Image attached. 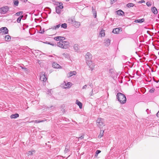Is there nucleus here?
Listing matches in <instances>:
<instances>
[{"label":"nucleus","instance_id":"680f3d73","mask_svg":"<svg viewBox=\"0 0 159 159\" xmlns=\"http://www.w3.org/2000/svg\"><path fill=\"white\" fill-rule=\"evenodd\" d=\"M94 91L96 92V91H95V90H94Z\"/></svg>","mask_w":159,"mask_h":159},{"label":"nucleus","instance_id":"052dcab7","mask_svg":"<svg viewBox=\"0 0 159 159\" xmlns=\"http://www.w3.org/2000/svg\"><path fill=\"white\" fill-rule=\"evenodd\" d=\"M94 91L96 92V91H95V90H94Z\"/></svg>","mask_w":159,"mask_h":159},{"label":"nucleus","instance_id":"bb28decb","mask_svg":"<svg viewBox=\"0 0 159 159\" xmlns=\"http://www.w3.org/2000/svg\"><path fill=\"white\" fill-rule=\"evenodd\" d=\"M92 11L93 13V16H94V17L96 18L97 17V12L95 10H94L93 8V7H92Z\"/></svg>","mask_w":159,"mask_h":159},{"label":"nucleus","instance_id":"9d476101","mask_svg":"<svg viewBox=\"0 0 159 159\" xmlns=\"http://www.w3.org/2000/svg\"><path fill=\"white\" fill-rule=\"evenodd\" d=\"M121 29L120 28H116L113 29L112 30V32L114 34H118L120 31H121Z\"/></svg>","mask_w":159,"mask_h":159},{"label":"nucleus","instance_id":"6e6d98bb","mask_svg":"<svg viewBox=\"0 0 159 159\" xmlns=\"http://www.w3.org/2000/svg\"><path fill=\"white\" fill-rule=\"evenodd\" d=\"M154 81L158 83L159 82V80H154Z\"/></svg>","mask_w":159,"mask_h":159},{"label":"nucleus","instance_id":"6e6552de","mask_svg":"<svg viewBox=\"0 0 159 159\" xmlns=\"http://www.w3.org/2000/svg\"><path fill=\"white\" fill-rule=\"evenodd\" d=\"M0 33H2V34H6L8 33V30L6 27H2L0 29Z\"/></svg>","mask_w":159,"mask_h":159},{"label":"nucleus","instance_id":"1a4fd4ad","mask_svg":"<svg viewBox=\"0 0 159 159\" xmlns=\"http://www.w3.org/2000/svg\"><path fill=\"white\" fill-rule=\"evenodd\" d=\"M85 58L86 59V62L91 60V55L90 53L87 52L85 56Z\"/></svg>","mask_w":159,"mask_h":159},{"label":"nucleus","instance_id":"423d86ee","mask_svg":"<svg viewBox=\"0 0 159 159\" xmlns=\"http://www.w3.org/2000/svg\"><path fill=\"white\" fill-rule=\"evenodd\" d=\"M71 83L70 82L66 83L64 82V83L62 84L61 87L64 89L69 88L71 86Z\"/></svg>","mask_w":159,"mask_h":159},{"label":"nucleus","instance_id":"5fc2aeb1","mask_svg":"<svg viewBox=\"0 0 159 159\" xmlns=\"http://www.w3.org/2000/svg\"><path fill=\"white\" fill-rule=\"evenodd\" d=\"M49 42L46 41V42H44V43H46V44H49Z\"/></svg>","mask_w":159,"mask_h":159},{"label":"nucleus","instance_id":"473e14b6","mask_svg":"<svg viewBox=\"0 0 159 159\" xmlns=\"http://www.w3.org/2000/svg\"><path fill=\"white\" fill-rule=\"evenodd\" d=\"M44 121V120H35L34 122L35 123H38L40 122H42Z\"/></svg>","mask_w":159,"mask_h":159},{"label":"nucleus","instance_id":"13d9d810","mask_svg":"<svg viewBox=\"0 0 159 159\" xmlns=\"http://www.w3.org/2000/svg\"><path fill=\"white\" fill-rule=\"evenodd\" d=\"M66 1H69V0H66Z\"/></svg>","mask_w":159,"mask_h":159},{"label":"nucleus","instance_id":"6ab92c4d","mask_svg":"<svg viewBox=\"0 0 159 159\" xmlns=\"http://www.w3.org/2000/svg\"><path fill=\"white\" fill-rule=\"evenodd\" d=\"M5 39L6 41L9 42L11 41V37L10 36L8 35H6L5 37Z\"/></svg>","mask_w":159,"mask_h":159},{"label":"nucleus","instance_id":"aec40b11","mask_svg":"<svg viewBox=\"0 0 159 159\" xmlns=\"http://www.w3.org/2000/svg\"><path fill=\"white\" fill-rule=\"evenodd\" d=\"M76 103L79 107L81 109L82 107V104L81 102L79 101L78 100L76 101Z\"/></svg>","mask_w":159,"mask_h":159},{"label":"nucleus","instance_id":"4d7b16f0","mask_svg":"<svg viewBox=\"0 0 159 159\" xmlns=\"http://www.w3.org/2000/svg\"><path fill=\"white\" fill-rule=\"evenodd\" d=\"M89 86H90L91 87H92V88L93 87V86L92 84H90L89 85Z\"/></svg>","mask_w":159,"mask_h":159},{"label":"nucleus","instance_id":"37998d69","mask_svg":"<svg viewBox=\"0 0 159 159\" xmlns=\"http://www.w3.org/2000/svg\"><path fill=\"white\" fill-rule=\"evenodd\" d=\"M113 70L112 69H109V72L111 73V74H112V73L113 72Z\"/></svg>","mask_w":159,"mask_h":159},{"label":"nucleus","instance_id":"de8ad7c7","mask_svg":"<svg viewBox=\"0 0 159 159\" xmlns=\"http://www.w3.org/2000/svg\"><path fill=\"white\" fill-rule=\"evenodd\" d=\"M87 87V85H84V86H83L82 89H86Z\"/></svg>","mask_w":159,"mask_h":159},{"label":"nucleus","instance_id":"f3484780","mask_svg":"<svg viewBox=\"0 0 159 159\" xmlns=\"http://www.w3.org/2000/svg\"><path fill=\"white\" fill-rule=\"evenodd\" d=\"M61 26L60 24H59L55 26H53L51 27V28H50L49 29H52L53 30H57L58 28H59Z\"/></svg>","mask_w":159,"mask_h":159},{"label":"nucleus","instance_id":"412c9836","mask_svg":"<svg viewBox=\"0 0 159 159\" xmlns=\"http://www.w3.org/2000/svg\"><path fill=\"white\" fill-rule=\"evenodd\" d=\"M74 21H75V18L73 17L70 18L68 19V22H69V23H72L73 24Z\"/></svg>","mask_w":159,"mask_h":159},{"label":"nucleus","instance_id":"2f4dec72","mask_svg":"<svg viewBox=\"0 0 159 159\" xmlns=\"http://www.w3.org/2000/svg\"><path fill=\"white\" fill-rule=\"evenodd\" d=\"M61 27L63 28L64 29H66L67 28V24L65 23L62 24L61 25Z\"/></svg>","mask_w":159,"mask_h":159},{"label":"nucleus","instance_id":"b1692460","mask_svg":"<svg viewBox=\"0 0 159 159\" xmlns=\"http://www.w3.org/2000/svg\"><path fill=\"white\" fill-rule=\"evenodd\" d=\"M105 31L103 30H102L100 32V34L101 35V37H104L105 35V33L104 32Z\"/></svg>","mask_w":159,"mask_h":159},{"label":"nucleus","instance_id":"e433bc0d","mask_svg":"<svg viewBox=\"0 0 159 159\" xmlns=\"http://www.w3.org/2000/svg\"><path fill=\"white\" fill-rule=\"evenodd\" d=\"M59 41H61V40L63 41V40H64L65 39V38L64 37L60 36H59Z\"/></svg>","mask_w":159,"mask_h":159},{"label":"nucleus","instance_id":"79ce46f5","mask_svg":"<svg viewBox=\"0 0 159 159\" xmlns=\"http://www.w3.org/2000/svg\"><path fill=\"white\" fill-rule=\"evenodd\" d=\"M101 151L100 150H97L96 152V154H97V155H98V154H99L101 152Z\"/></svg>","mask_w":159,"mask_h":159},{"label":"nucleus","instance_id":"864d4df0","mask_svg":"<svg viewBox=\"0 0 159 159\" xmlns=\"http://www.w3.org/2000/svg\"><path fill=\"white\" fill-rule=\"evenodd\" d=\"M157 117H159V111L158 112L157 114Z\"/></svg>","mask_w":159,"mask_h":159},{"label":"nucleus","instance_id":"a211bd4d","mask_svg":"<svg viewBox=\"0 0 159 159\" xmlns=\"http://www.w3.org/2000/svg\"><path fill=\"white\" fill-rule=\"evenodd\" d=\"M116 13L117 15L119 16L123 15L124 14V12L121 10H119L116 11Z\"/></svg>","mask_w":159,"mask_h":159},{"label":"nucleus","instance_id":"2eb2a0df","mask_svg":"<svg viewBox=\"0 0 159 159\" xmlns=\"http://www.w3.org/2000/svg\"><path fill=\"white\" fill-rule=\"evenodd\" d=\"M145 19L144 18L141 19H139L135 20L134 22L135 23H141L144 21Z\"/></svg>","mask_w":159,"mask_h":159},{"label":"nucleus","instance_id":"58836bf2","mask_svg":"<svg viewBox=\"0 0 159 159\" xmlns=\"http://www.w3.org/2000/svg\"><path fill=\"white\" fill-rule=\"evenodd\" d=\"M151 3L150 2H148L146 3V5L148 7L150 6L151 5Z\"/></svg>","mask_w":159,"mask_h":159},{"label":"nucleus","instance_id":"bf43d9fd","mask_svg":"<svg viewBox=\"0 0 159 159\" xmlns=\"http://www.w3.org/2000/svg\"><path fill=\"white\" fill-rule=\"evenodd\" d=\"M96 92V93H97V92H98L96 91V92Z\"/></svg>","mask_w":159,"mask_h":159},{"label":"nucleus","instance_id":"a878e982","mask_svg":"<svg viewBox=\"0 0 159 159\" xmlns=\"http://www.w3.org/2000/svg\"><path fill=\"white\" fill-rule=\"evenodd\" d=\"M56 11L57 13L59 14L61 13V9L58 7H56Z\"/></svg>","mask_w":159,"mask_h":159},{"label":"nucleus","instance_id":"3c124183","mask_svg":"<svg viewBox=\"0 0 159 159\" xmlns=\"http://www.w3.org/2000/svg\"><path fill=\"white\" fill-rule=\"evenodd\" d=\"M111 0V2H112V3L115 2L117 0Z\"/></svg>","mask_w":159,"mask_h":159},{"label":"nucleus","instance_id":"a18cd8bd","mask_svg":"<svg viewBox=\"0 0 159 159\" xmlns=\"http://www.w3.org/2000/svg\"><path fill=\"white\" fill-rule=\"evenodd\" d=\"M93 90L92 89V91H91V93H90V96H92V95H93L94 94L93 93Z\"/></svg>","mask_w":159,"mask_h":159},{"label":"nucleus","instance_id":"20e7f679","mask_svg":"<svg viewBox=\"0 0 159 159\" xmlns=\"http://www.w3.org/2000/svg\"><path fill=\"white\" fill-rule=\"evenodd\" d=\"M9 9V8L8 6H4L0 8V13L5 14L6 13Z\"/></svg>","mask_w":159,"mask_h":159},{"label":"nucleus","instance_id":"f03ea898","mask_svg":"<svg viewBox=\"0 0 159 159\" xmlns=\"http://www.w3.org/2000/svg\"><path fill=\"white\" fill-rule=\"evenodd\" d=\"M69 44V42L67 41L61 40L57 43V46L61 48L66 49L68 47Z\"/></svg>","mask_w":159,"mask_h":159},{"label":"nucleus","instance_id":"4468645a","mask_svg":"<svg viewBox=\"0 0 159 159\" xmlns=\"http://www.w3.org/2000/svg\"><path fill=\"white\" fill-rule=\"evenodd\" d=\"M19 116V115L18 113H15L14 114H12L10 116V118L11 119H16Z\"/></svg>","mask_w":159,"mask_h":159},{"label":"nucleus","instance_id":"8fccbe9b","mask_svg":"<svg viewBox=\"0 0 159 159\" xmlns=\"http://www.w3.org/2000/svg\"><path fill=\"white\" fill-rule=\"evenodd\" d=\"M50 44L52 46H54L55 45L54 44H52V43H51L50 42H49V44Z\"/></svg>","mask_w":159,"mask_h":159},{"label":"nucleus","instance_id":"0eeeda50","mask_svg":"<svg viewBox=\"0 0 159 159\" xmlns=\"http://www.w3.org/2000/svg\"><path fill=\"white\" fill-rule=\"evenodd\" d=\"M87 65L89 66V67L91 69L92 71L94 68V64L93 63L91 60L89 61L86 62Z\"/></svg>","mask_w":159,"mask_h":159},{"label":"nucleus","instance_id":"c03bdc74","mask_svg":"<svg viewBox=\"0 0 159 159\" xmlns=\"http://www.w3.org/2000/svg\"><path fill=\"white\" fill-rule=\"evenodd\" d=\"M28 154H29V155H32V152H31L30 151H29L28 152Z\"/></svg>","mask_w":159,"mask_h":159},{"label":"nucleus","instance_id":"7ed1b4c3","mask_svg":"<svg viewBox=\"0 0 159 159\" xmlns=\"http://www.w3.org/2000/svg\"><path fill=\"white\" fill-rule=\"evenodd\" d=\"M97 125L100 128H102L104 125V120L102 118H98L96 121Z\"/></svg>","mask_w":159,"mask_h":159},{"label":"nucleus","instance_id":"5701e85b","mask_svg":"<svg viewBox=\"0 0 159 159\" xmlns=\"http://www.w3.org/2000/svg\"><path fill=\"white\" fill-rule=\"evenodd\" d=\"M104 133V130H101L100 133L98 136V138H101L103 136Z\"/></svg>","mask_w":159,"mask_h":159},{"label":"nucleus","instance_id":"a19ab883","mask_svg":"<svg viewBox=\"0 0 159 159\" xmlns=\"http://www.w3.org/2000/svg\"><path fill=\"white\" fill-rule=\"evenodd\" d=\"M154 90H155V89H154L152 88V89H151L149 90V92L150 93H153L154 92Z\"/></svg>","mask_w":159,"mask_h":159},{"label":"nucleus","instance_id":"4be33fe9","mask_svg":"<svg viewBox=\"0 0 159 159\" xmlns=\"http://www.w3.org/2000/svg\"><path fill=\"white\" fill-rule=\"evenodd\" d=\"M76 74V72L75 71H71L69 73V77H70L73 75H75Z\"/></svg>","mask_w":159,"mask_h":159},{"label":"nucleus","instance_id":"f257e3e1","mask_svg":"<svg viewBox=\"0 0 159 159\" xmlns=\"http://www.w3.org/2000/svg\"><path fill=\"white\" fill-rule=\"evenodd\" d=\"M116 98L121 104H124L126 102V97L125 95L123 93H118L116 95Z\"/></svg>","mask_w":159,"mask_h":159},{"label":"nucleus","instance_id":"c85d7f7f","mask_svg":"<svg viewBox=\"0 0 159 159\" xmlns=\"http://www.w3.org/2000/svg\"><path fill=\"white\" fill-rule=\"evenodd\" d=\"M23 16H20L19 17L17 20V21L18 23H20L21 21V19L23 18Z\"/></svg>","mask_w":159,"mask_h":159},{"label":"nucleus","instance_id":"39448f33","mask_svg":"<svg viewBox=\"0 0 159 159\" xmlns=\"http://www.w3.org/2000/svg\"><path fill=\"white\" fill-rule=\"evenodd\" d=\"M40 80L43 82H45L47 80V76L45 72H42L40 73Z\"/></svg>","mask_w":159,"mask_h":159},{"label":"nucleus","instance_id":"c9c22d12","mask_svg":"<svg viewBox=\"0 0 159 159\" xmlns=\"http://www.w3.org/2000/svg\"><path fill=\"white\" fill-rule=\"evenodd\" d=\"M74 48L75 51H78V48L77 45H75L74 46Z\"/></svg>","mask_w":159,"mask_h":159},{"label":"nucleus","instance_id":"603ef678","mask_svg":"<svg viewBox=\"0 0 159 159\" xmlns=\"http://www.w3.org/2000/svg\"><path fill=\"white\" fill-rule=\"evenodd\" d=\"M44 32V29H43L42 31L40 32V33L41 34H43Z\"/></svg>","mask_w":159,"mask_h":159},{"label":"nucleus","instance_id":"dca6fc26","mask_svg":"<svg viewBox=\"0 0 159 159\" xmlns=\"http://www.w3.org/2000/svg\"><path fill=\"white\" fill-rule=\"evenodd\" d=\"M110 44V41L109 39H107L105 40L104 44L107 46H108Z\"/></svg>","mask_w":159,"mask_h":159},{"label":"nucleus","instance_id":"393cba45","mask_svg":"<svg viewBox=\"0 0 159 159\" xmlns=\"http://www.w3.org/2000/svg\"><path fill=\"white\" fill-rule=\"evenodd\" d=\"M14 5L15 6H17L19 4L18 0H13Z\"/></svg>","mask_w":159,"mask_h":159},{"label":"nucleus","instance_id":"cd10ccee","mask_svg":"<svg viewBox=\"0 0 159 159\" xmlns=\"http://www.w3.org/2000/svg\"><path fill=\"white\" fill-rule=\"evenodd\" d=\"M134 6V4L133 3H130L127 4L126 5V6L128 7H133Z\"/></svg>","mask_w":159,"mask_h":159},{"label":"nucleus","instance_id":"49530a36","mask_svg":"<svg viewBox=\"0 0 159 159\" xmlns=\"http://www.w3.org/2000/svg\"><path fill=\"white\" fill-rule=\"evenodd\" d=\"M22 69H23L24 70V71H28V69L27 68H26L22 67Z\"/></svg>","mask_w":159,"mask_h":159},{"label":"nucleus","instance_id":"f8f14e48","mask_svg":"<svg viewBox=\"0 0 159 159\" xmlns=\"http://www.w3.org/2000/svg\"><path fill=\"white\" fill-rule=\"evenodd\" d=\"M52 67L55 68H59L61 67V66L56 62H53L52 64Z\"/></svg>","mask_w":159,"mask_h":159},{"label":"nucleus","instance_id":"e2e57ef3","mask_svg":"<svg viewBox=\"0 0 159 159\" xmlns=\"http://www.w3.org/2000/svg\"><path fill=\"white\" fill-rule=\"evenodd\" d=\"M94 91L96 92V91H95V90H94Z\"/></svg>","mask_w":159,"mask_h":159},{"label":"nucleus","instance_id":"9b49d317","mask_svg":"<svg viewBox=\"0 0 159 159\" xmlns=\"http://www.w3.org/2000/svg\"><path fill=\"white\" fill-rule=\"evenodd\" d=\"M72 24L74 27L76 28H79L80 25V22L75 21H74Z\"/></svg>","mask_w":159,"mask_h":159},{"label":"nucleus","instance_id":"c756f323","mask_svg":"<svg viewBox=\"0 0 159 159\" xmlns=\"http://www.w3.org/2000/svg\"><path fill=\"white\" fill-rule=\"evenodd\" d=\"M59 5V6H57L56 7H58L60 9H63V6L62 3L61 2L60 3Z\"/></svg>","mask_w":159,"mask_h":159},{"label":"nucleus","instance_id":"ddd939ff","mask_svg":"<svg viewBox=\"0 0 159 159\" xmlns=\"http://www.w3.org/2000/svg\"><path fill=\"white\" fill-rule=\"evenodd\" d=\"M152 12L154 14H157L158 11L157 8L155 7H152L151 8Z\"/></svg>","mask_w":159,"mask_h":159},{"label":"nucleus","instance_id":"ea45409f","mask_svg":"<svg viewBox=\"0 0 159 159\" xmlns=\"http://www.w3.org/2000/svg\"><path fill=\"white\" fill-rule=\"evenodd\" d=\"M54 39L57 41H59V37H56L54 38Z\"/></svg>","mask_w":159,"mask_h":159},{"label":"nucleus","instance_id":"09e8293b","mask_svg":"<svg viewBox=\"0 0 159 159\" xmlns=\"http://www.w3.org/2000/svg\"><path fill=\"white\" fill-rule=\"evenodd\" d=\"M145 1L144 0H142L141 1H140L139 2L140 3H143V2H145Z\"/></svg>","mask_w":159,"mask_h":159},{"label":"nucleus","instance_id":"72a5a7b5","mask_svg":"<svg viewBox=\"0 0 159 159\" xmlns=\"http://www.w3.org/2000/svg\"><path fill=\"white\" fill-rule=\"evenodd\" d=\"M84 134H83L81 136H80V137H77V138L78 139V140H79V139H83L84 137Z\"/></svg>","mask_w":159,"mask_h":159},{"label":"nucleus","instance_id":"4c0bfd02","mask_svg":"<svg viewBox=\"0 0 159 159\" xmlns=\"http://www.w3.org/2000/svg\"><path fill=\"white\" fill-rule=\"evenodd\" d=\"M62 55L64 57H65L66 58V57H68L69 56V55L68 54H66V53H63Z\"/></svg>","mask_w":159,"mask_h":159},{"label":"nucleus","instance_id":"f704fd0d","mask_svg":"<svg viewBox=\"0 0 159 159\" xmlns=\"http://www.w3.org/2000/svg\"><path fill=\"white\" fill-rule=\"evenodd\" d=\"M23 14V11H19V12H18L16 13V15L18 16H20V15L22 14Z\"/></svg>","mask_w":159,"mask_h":159},{"label":"nucleus","instance_id":"7c9ffc66","mask_svg":"<svg viewBox=\"0 0 159 159\" xmlns=\"http://www.w3.org/2000/svg\"><path fill=\"white\" fill-rule=\"evenodd\" d=\"M69 151H70V150H69V148H67V147L66 146V147L65 149L64 150V153H66L68 152H69Z\"/></svg>","mask_w":159,"mask_h":159}]
</instances>
